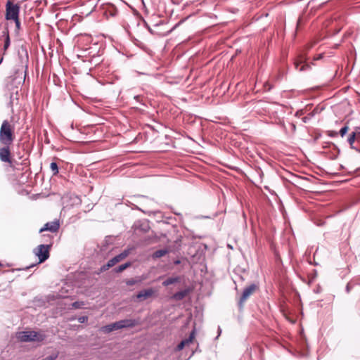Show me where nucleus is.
I'll return each mask as SVG.
<instances>
[{
  "label": "nucleus",
  "instance_id": "nucleus-33",
  "mask_svg": "<svg viewBox=\"0 0 360 360\" xmlns=\"http://www.w3.org/2000/svg\"><path fill=\"white\" fill-rule=\"evenodd\" d=\"M36 265H37V264H31V265H30L29 266H27V267H26V269H30V268H31V267H33V266H36Z\"/></svg>",
  "mask_w": 360,
  "mask_h": 360
},
{
  "label": "nucleus",
  "instance_id": "nucleus-35",
  "mask_svg": "<svg viewBox=\"0 0 360 360\" xmlns=\"http://www.w3.org/2000/svg\"><path fill=\"white\" fill-rule=\"evenodd\" d=\"M2 60H3V58H1L0 59V64L1 63Z\"/></svg>",
  "mask_w": 360,
  "mask_h": 360
},
{
  "label": "nucleus",
  "instance_id": "nucleus-32",
  "mask_svg": "<svg viewBox=\"0 0 360 360\" xmlns=\"http://www.w3.org/2000/svg\"><path fill=\"white\" fill-rule=\"evenodd\" d=\"M127 283L128 285H133V284H134V283H135V281H133V280H131V281H127Z\"/></svg>",
  "mask_w": 360,
  "mask_h": 360
},
{
  "label": "nucleus",
  "instance_id": "nucleus-8",
  "mask_svg": "<svg viewBox=\"0 0 360 360\" xmlns=\"http://www.w3.org/2000/svg\"><path fill=\"white\" fill-rule=\"evenodd\" d=\"M305 60L306 58L303 56H299L294 61V65L295 69L300 72L309 70L311 67L309 64L304 63L302 65L304 62H305Z\"/></svg>",
  "mask_w": 360,
  "mask_h": 360
},
{
  "label": "nucleus",
  "instance_id": "nucleus-18",
  "mask_svg": "<svg viewBox=\"0 0 360 360\" xmlns=\"http://www.w3.org/2000/svg\"><path fill=\"white\" fill-rule=\"evenodd\" d=\"M129 255V250H124L120 254L116 255L114 257L115 261H116L117 263L124 259L125 257H127Z\"/></svg>",
  "mask_w": 360,
  "mask_h": 360
},
{
  "label": "nucleus",
  "instance_id": "nucleus-9",
  "mask_svg": "<svg viewBox=\"0 0 360 360\" xmlns=\"http://www.w3.org/2000/svg\"><path fill=\"white\" fill-rule=\"evenodd\" d=\"M59 228H60L59 221L56 219L53 221L47 222L46 224H45L44 227L39 230V232L41 233L45 231H49L52 233H56L58 231Z\"/></svg>",
  "mask_w": 360,
  "mask_h": 360
},
{
  "label": "nucleus",
  "instance_id": "nucleus-26",
  "mask_svg": "<svg viewBox=\"0 0 360 360\" xmlns=\"http://www.w3.org/2000/svg\"><path fill=\"white\" fill-rule=\"evenodd\" d=\"M58 357V354H51L42 360H56Z\"/></svg>",
  "mask_w": 360,
  "mask_h": 360
},
{
  "label": "nucleus",
  "instance_id": "nucleus-16",
  "mask_svg": "<svg viewBox=\"0 0 360 360\" xmlns=\"http://www.w3.org/2000/svg\"><path fill=\"white\" fill-rule=\"evenodd\" d=\"M179 281H180V278L179 276L170 277V278H168L167 279H166L165 281H164L162 283V285L164 286H168L169 285L178 283Z\"/></svg>",
  "mask_w": 360,
  "mask_h": 360
},
{
  "label": "nucleus",
  "instance_id": "nucleus-27",
  "mask_svg": "<svg viewBox=\"0 0 360 360\" xmlns=\"http://www.w3.org/2000/svg\"><path fill=\"white\" fill-rule=\"evenodd\" d=\"M87 320L88 317L86 316H82L78 318V321L81 323H85Z\"/></svg>",
  "mask_w": 360,
  "mask_h": 360
},
{
  "label": "nucleus",
  "instance_id": "nucleus-3",
  "mask_svg": "<svg viewBox=\"0 0 360 360\" xmlns=\"http://www.w3.org/2000/svg\"><path fill=\"white\" fill-rule=\"evenodd\" d=\"M20 6L10 1L6 4V19L7 20H17L19 18Z\"/></svg>",
  "mask_w": 360,
  "mask_h": 360
},
{
  "label": "nucleus",
  "instance_id": "nucleus-7",
  "mask_svg": "<svg viewBox=\"0 0 360 360\" xmlns=\"http://www.w3.org/2000/svg\"><path fill=\"white\" fill-rule=\"evenodd\" d=\"M30 162L27 159H23L20 162H18L15 159H12L11 162L8 163V165L12 169V170H20L24 167H26L29 165Z\"/></svg>",
  "mask_w": 360,
  "mask_h": 360
},
{
  "label": "nucleus",
  "instance_id": "nucleus-36",
  "mask_svg": "<svg viewBox=\"0 0 360 360\" xmlns=\"http://www.w3.org/2000/svg\"><path fill=\"white\" fill-rule=\"evenodd\" d=\"M175 263L176 264H179V261H176Z\"/></svg>",
  "mask_w": 360,
  "mask_h": 360
},
{
  "label": "nucleus",
  "instance_id": "nucleus-5",
  "mask_svg": "<svg viewBox=\"0 0 360 360\" xmlns=\"http://www.w3.org/2000/svg\"><path fill=\"white\" fill-rule=\"evenodd\" d=\"M49 245H39L34 249V252L39 258L37 264H40L46 261L49 257Z\"/></svg>",
  "mask_w": 360,
  "mask_h": 360
},
{
  "label": "nucleus",
  "instance_id": "nucleus-19",
  "mask_svg": "<svg viewBox=\"0 0 360 360\" xmlns=\"http://www.w3.org/2000/svg\"><path fill=\"white\" fill-rule=\"evenodd\" d=\"M130 266H131V263L130 262H127L125 264L120 265L118 267L115 268L114 269V271L116 273H120V272L123 271L124 270H125L127 268H128Z\"/></svg>",
  "mask_w": 360,
  "mask_h": 360
},
{
  "label": "nucleus",
  "instance_id": "nucleus-14",
  "mask_svg": "<svg viewBox=\"0 0 360 360\" xmlns=\"http://www.w3.org/2000/svg\"><path fill=\"white\" fill-rule=\"evenodd\" d=\"M121 326V328H132L137 325L138 322L135 319H123L119 321Z\"/></svg>",
  "mask_w": 360,
  "mask_h": 360
},
{
  "label": "nucleus",
  "instance_id": "nucleus-34",
  "mask_svg": "<svg viewBox=\"0 0 360 360\" xmlns=\"http://www.w3.org/2000/svg\"><path fill=\"white\" fill-rule=\"evenodd\" d=\"M26 74H27V72H26V70H25V76H24V78L25 77Z\"/></svg>",
  "mask_w": 360,
  "mask_h": 360
},
{
  "label": "nucleus",
  "instance_id": "nucleus-2",
  "mask_svg": "<svg viewBox=\"0 0 360 360\" xmlns=\"http://www.w3.org/2000/svg\"><path fill=\"white\" fill-rule=\"evenodd\" d=\"M45 338V335L35 331H22L20 332L18 335V338L22 342H41L43 341Z\"/></svg>",
  "mask_w": 360,
  "mask_h": 360
},
{
  "label": "nucleus",
  "instance_id": "nucleus-38",
  "mask_svg": "<svg viewBox=\"0 0 360 360\" xmlns=\"http://www.w3.org/2000/svg\"><path fill=\"white\" fill-rule=\"evenodd\" d=\"M347 291H349V286L348 285L347 286Z\"/></svg>",
  "mask_w": 360,
  "mask_h": 360
},
{
  "label": "nucleus",
  "instance_id": "nucleus-12",
  "mask_svg": "<svg viewBox=\"0 0 360 360\" xmlns=\"http://www.w3.org/2000/svg\"><path fill=\"white\" fill-rule=\"evenodd\" d=\"M359 139H360V131L356 130L355 131H352L349 134L347 139V141L352 148H355V147L354 146V143L355 141H358Z\"/></svg>",
  "mask_w": 360,
  "mask_h": 360
},
{
  "label": "nucleus",
  "instance_id": "nucleus-21",
  "mask_svg": "<svg viewBox=\"0 0 360 360\" xmlns=\"http://www.w3.org/2000/svg\"><path fill=\"white\" fill-rule=\"evenodd\" d=\"M50 168L53 172L54 175L58 173V167L56 162H51L50 165Z\"/></svg>",
  "mask_w": 360,
  "mask_h": 360
},
{
  "label": "nucleus",
  "instance_id": "nucleus-37",
  "mask_svg": "<svg viewBox=\"0 0 360 360\" xmlns=\"http://www.w3.org/2000/svg\"><path fill=\"white\" fill-rule=\"evenodd\" d=\"M271 89V86H269V87L268 88V90H270Z\"/></svg>",
  "mask_w": 360,
  "mask_h": 360
},
{
  "label": "nucleus",
  "instance_id": "nucleus-39",
  "mask_svg": "<svg viewBox=\"0 0 360 360\" xmlns=\"http://www.w3.org/2000/svg\"><path fill=\"white\" fill-rule=\"evenodd\" d=\"M2 266L1 263L0 262V266Z\"/></svg>",
  "mask_w": 360,
  "mask_h": 360
},
{
  "label": "nucleus",
  "instance_id": "nucleus-23",
  "mask_svg": "<svg viewBox=\"0 0 360 360\" xmlns=\"http://www.w3.org/2000/svg\"><path fill=\"white\" fill-rule=\"evenodd\" d=\"M9 46H10V37H9V34H7L6 37L5 41H4V50H6Z\"/></svg>",
  "mask_w": 360,
  "mask_h": 360
},
{
  "label": "nucleus",
  "instance_id": "nucleus-31",
  "mask_svg": "<svg viewBox=\"0 0 360 360\" xmlns=\"http://www.w3.org/2000/svg\"><path fill=\"white\" fill-rule=\"evenodd\" d=\"M337 134H338V132H336V131H330L329 132V135L331 136H336Z\"/></svg>",
  "mask_w": 360,
  "mask_h": 360
},
{
  "label": "nucleus",
  "instance_id": "nucleus-4",
  "mask_svg": "<svg viewBox=\"0 0 360 360\" xmlns=\"http://www.w3.org/2000/svg\"><path fill=\"white\" fill-rule=\"evenodd\" d=\"M259 287L255 283H252L248 286L245 287L243 291V293L240 297L238 301V307L242 309L243 307L244 303L246 300L254 293L257 290H258Z\"/></svg>",
  "mask_w": 360,
  "mask_h": 360
},
{
  "label": "nucleus",
  "instance_id": "nucleus-24",
  "mask_svg": "<svg viewBox=\"0 0 360 360\" xmlns=\"http://www.w3.org/2000/svg\"><path fill=\"white\" fill-rule=\"evenodd\" d=\"M84 305L83 302H75L72 304V307L76 309L82 308Z\"/></svg>",
  "mask_w": 360,
  "mask_h": 360
},
{
  "label": "nucleus",
  "instance_id": "nucleus-30",
  "mask_svg": "<svg viewBox=\"0 0 360 360\" xmlns=\"http://www.w3.org/2000/svg\"><path fill=\"white\" fill-rule=\"evenodd\" d=\"M310 119V117H302V120L304 122H307V120H309Z\"/></svg>",
  "mask_w": 360,
  "mask_h": 360
},
{
  "label": "nucleus",
  "instance_id": "nucleus-20",
  "mask_svg": "<svg viewBox=\"0 0 360 360\" xmlns=\"http://www.w3.org/2000/svg\"><path fill=\"white\" fill-rule=\"evenodd\" d=\"M195 330H192V332L190 333L189 335V337L185 340H184V341H186V345L190 344L191 342H193V340H194L195 338Z\"/></svg>",
  "mask_w": 360,
  "mask_h": 360
},
{
  "label": "nucleus",
  "instance_id": "nucleus-25",
  "mask_svg": "<svg viewBox=\"0 0 360 360\" xmlns=\"http://www.w3.org/2000/svg\"><path fill=\"white\" fill-rule=\"evenodd\" d=\"M186 345V341L182 340L176 347V350L180 351L184 349V347Z\"/></svg>",
  "mask_w": 360,
  "mask_h": 360
},
{
  "label": "nucleus",
  "instance_id": "nucleus-10",
  "mask_svg": "<svg viewBox=\"0 0 360 360\" xmlns=\"http://www.w3.org/2000/svg\"><path fill=\"white\" fill-rule=\"evenodd\" d=\"M154 292L155 291L153 288L145 289L139 292L136 297L139 300L143 301L153 296Z\"/></svg>",
  "mask_w": 360,
  "mask_h": 360
},
{
  "label": "nucleus",
  "instance_id": "nucleus-29",
  "mask_svg": "<svg viewBox=\"0 0 360 360\" xmlns=\"http://www.w3.org/2000/svg\"><path fill=\"white\" fill-rule=\"evenodd\" d=\"M324 110L323 105L317 106L311 112L315 113L317 112L318 110L322 111Z\"/></svg>",
  "mask_w": 360,
  "mask_h": 360
},
{
  "label": "nucleus",
  "instance_id": "nucleus-6",
  "mask_svg": "<svg viewBox=\"0 0 360 360\" xmlns=\"http://www.w3.org/2000/svg\"><path fill=\"white\" fill-rule=\"evenodd\" d=\"M3 146L0 147V160L2 162L8 164L11 162L13 159L11 151V144H2Z\"/></svg>",
  "mask_w": 360,
  "mask_h": 360
},
{
  "label": "nucleus",
  "instance_id": "nucleus-15",
  "mask_svg": "<svg viewBox=\"0 0 360 360\" xmlns=\"http://www.w3.org/2000/svg\"><path fill=\"white\" fill-rule=\"evenodd\" d=\"M117 264L116 261H115V258H112L111 259H110L106 264H104L103 265L101 268H100V271L101 272H103V271H107L108 269H110V267H112L113 266H115V264Z\"/></svg>",
  "mask_w": 360,
  "mask_h": 360
},
{
  "label": "nucleus",
  "instance_id": "nucleus-11",
  "mask_svg": "<svg viewBox=\"0 0 360 360\" xmlns=\"http://www.w3.org/2000/svg\"><path fill=\"white\" fill-rule=\"evenodd\" d=\"M119 329H122L119 321H116L115 323L105 326L101 328V330L105 333H109L113 330H119Z\"/></svg>",
  "mask_w": 360,
  "mask_h": 360
},
{
  "label": "nucleus",
  "instance_id": "nucleus-1",
  "mask_svg": "<svg viewBox=\"0 0 360 360\" xmlns=\"http://www.w3.org/2000/svg\"><path fill=\"white\" fill-rule=\"evenodd\" d=\"M15 139L14 127L8 120H4L0 128L1 144H12Z\"/></svg>",
  "mask_w": 360,
  "mask_h": 360
},
{
  "label": "nucleus",
  "instance_id": "nucleus-28",
  "mask_svg": "<svg viewBox=\"0 0 360 360\" xmlns=\"http://www.w3.org/2000/svg\"><path fill=\"white\" fill-rule=\"evenodd\" d=\"M15 23V27H16V29L17 30H20V20H19V18H17V20H13Z\"/></svg>",
  "mask_w": 360,
  "mask_h": 360
},
{
  "label": "nucleus",
  "instance_id": "nucleus-13",
  "mask_svg": "<svg viewBox=\"0 0 360 360\" xmlns=\"http://www.w3.org/2000/svg\"><path fill=\"white\" fill-rule=\"evenodd\" d=\"M190 291L191 290L189 288H186L183 290L176 292V293H174L172 295V298L176 301H180V300H183L185 297H186L188 295V293L190 292Z\"/></svg>",
  "mask_w": 360,
  "mask_h": 360
},
{
  "label": "nucleus",
  "instance_id": "nucleus-22",
  "mask_svg": "<svg viewBox=\"0 0 360 360\" xmlns=\"http://www.w3.org/2000/svg\"><path fill=\"white\" fill-rule=\"evenodd\" d=\"M349 127L347 124H345L343 127H342L339 131L340 135L343 137L346 133L347 132Z\"/></svg>",
  "mask_w": 360,
  "mask_h": 360
},
{
  "label": "nucleus",
  "instance_id": "nucleus-17",
  "mask_svg": "<svg viewBox=\"0 0 360 360\" xmlns=\"http://www.w3.org/2000/svg\"><path fill=\"white\" fill-rule=\"evenodd\" d=\"M167 253H168V250H165V249H164V250H159L155 251L152 255V257H153V259L160 258V257L166 255Z\"/></svg>",
  "mask_w": 360,
  "mask_h": 360
}]
</instances>
